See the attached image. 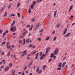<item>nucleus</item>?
Listing matches in <instances>:
<instances>
[{
    "mask_svg": "<svg viewBox=\"0 0 75 75\" xmlns=\"http://www.w3.org/2000/svg\"><path fill=\"white\" fill-rule=\"evenodd\" d=\"M56 39H57V37H54L53 39L54 41H55Z\"/></svg>",
    "mask_w": 75,
    "mask_h": 75,
    "instance_id": "32",
    "label": "nucleus"
},
{
    "mask_svg": "<svg viewBox=\"0 0 75 75\" xmlns=\"http://www.w3.org/2000/svg\"><path fill=\"white\" fill-rule=\"evenodd\" d=\"M5 71H8L9 70V67L7 66L4 69Z\"/></svg>",
    "mask_w": 75,
    "mask_h": 75,
    "instance_id": "6",
    "label": "nucleus"
},
{
    "mask_svg": "<svg viewBox=\"0 0 75 75\" xmlns=\"http://www.w3.org/2000/svg\"><path fill=\"white\" fill-rule=\"evenodd\" d=\"M62 63H60L59 64L58 67H60V68H61L62 67Z\"/></svg>",
    "mask_w": 75,
    "mask_h": 75,
    "instance_id": "14",
    "label": "nucleus"
},
{
    "mask_svg": "<svg viewBox=\"0 0 75 75\" xmlns=\"http://www.w3.org/2000/svg\"><path fill=\"white\" fill-rule=\"evenodd\" d=\"M16 34H17V33H13V35H16Z\"/></svg>",
    "mask_w": 75,
    "mask_h": 75,
    "instance_id": "54",
    "label": "nucleus"
},
{
    "mask_svg": "<svg viewBox=\"0 0 75 75\" xmlns=\"http://www.w3.org/2000/svg\"><path fill=\"white\" fill-rule=\"evenodd\" d=\"M23 45H24V44H25V39H23Z\"/></svg>",
    "mask_w": 75,
    "mask_h": 75,
    "instance_id": "21",
    "label": "nucleus"
},
{
    "mask_svg": "<svg viewBox=\"0 0 75 75\" xmlns=\"http://www.w3.org/2000/svg\"><path fill=\"white\" fill-rule=\"evenodd\" d=\"M42 55V52H41L40 53V56H41V55Z\"/></svg>",
    "mask_w": 75,
    "mask_h": 75,
    "instance_id": "56",
    "label": "nucleus"
},
{
    "mask_svg": "<svg viewBox=\"0 0 75 75\" xmlns=\"http://www.w3.org/2000/svg\"><path fill=\"white\" fill-rule=\"evenodd\" d=\"M32 21L33 22H34L35 21V19L33 18L32 20Z\"/></svg>",
    "mask_w": 75,
    "mask_h": 75,
    "instance_id": "47",
    "label": "nucleus"
},
{
    "mask_svg": "<svg viewBox=\"0 0 75 75\" xmlns=\"http://www.w3.org/2000/svg\"><path fill=\"white\" fill-rule=\"evenodd\" d=\"M31 62L28 65V68H29L30 67V66H31V64H33V61H31Z\"/></svg>",
    "mask_w": 75,
    "mask_h": 75,
    "instance_id": "9",
    "label": "nucleus"
},
{
    "mask_svg": "<svg viewBox=\"0 0 75 75\" xmlns=\"http://www.w3.org/2000/svg\"><path fill=\"white\" fill-rule=\"evenodd\" d=\"M42 72V70H41L38 72V74H39L40 73H41V72Z\"/></svg>",
    "mask_w": 75,
    "mask_h": 75,
    "instance_id": "46",
    "label": "nucleus"
},
{
    "mask_svg": "<svg viewBox=\"0 0 75 75\" xmlns=\"http://www.w3.org/2000/svg\"><path fill=\"white\" fill-rule=\"evenodd\" d=\"M58 51H59L58 48H57L56 50H55L54 51V54H55V55H57V52H58Z\"/></svg>",
    "mask_w": 75,
    "mask_h": 75,
    "instance_id": "5",
    "label": "nucleus"
},
{
    "mask_svg": "<svg viewBox=\"0 0 75 75\" xmlns=\"http://www.w3.org/2000/svg\"><path fill=\"white\" fill-rule=\"evenodd\" d=\"M57 11L56 10L54 13V18L55 17V16H56V14H57Z\"/></svg>",
    "mask_w": 75,
    "mask_h": 75,
    "instance_id": "13",
    "label": "nucleus"
},
{
    "mask_svg": "<svg viewBox=\"0 0 75 75\" xmlns=\"http://www.w3.org/2000/svg\"><path fill=\"white\" fill-rule=\"evenodd\" d=\"M38 41H41V39L40 38H38Z\"/></svg>",
    "mask_w": 75,
    "mask_h": 75,
    "instance_id": "37",
    "label": "nucleus"
},
{
    "mask_svg": "<svg viewBox=\"0 0 75 75\" xmlns=\"http://www.w3.org/2000/svg\"><path fill=\"white\" fill-rule=\"evenodd\" d=\"M18 16V17L19 18L20 17V13H17Z\"/></svg>",
    "mask_w": 75,
    "mask_h": 75,
    "instance_id": "35",
    "label": "nucleus"
},
{
    "mask_svg": "<svg viewBox=\"0 0 75 75\" xmlns=\"http://www.w3.org/2000/svg\"><path fill=\"white\" fill-rule=\"evenodd\" d=\"M65 64H66V62H64V63H63V65H64V66H65Z\"/></svg>",
    "mask_w": 75,
    "mask_h": 75,
    "instance_id": "45",
    "label": "nucleus"
},
{
    "mask_svg": "<svg viewBox=\"0 0 75 75\" xmlns=\"http://www.w3.org/2000/svg\"><path fill=\"white\" fill-rule=\"evenodd\" d=\"M27 58L28 59H30V57H27Z\"/></svg>",
    "mask_w": 75,
    "mask_h": 75,
    "instance_id": "60",
    "label": "nucleus"
},
{
    "mask_svg": "<svg viewBox=\"0 0 75 75\" xmlns=\"http://www.w3.org/2000/svg\"><path fill=\"white\" fill-rule=\"evenodd\" d=\"M7 12H6L5 13L4 15V18H5L6 16H7Z\"/></svg>",
    "mask_w": 75,
    "mask_h": 75,
    "instance_id": "11",
    "label": "nucleus"
},
{
    "mask_svg": "<svg viewBox=\"0 0 75 75\" xmlns=\"http://www.w3.org/2000/svg\"><path fill=\"white\" fill-rule=\"evenodd\" d=\"M11 6V4H10L8 6V8L9 9V8H10Z\"/></svg>",
    "mask_w": 75,
    "mask_h": 75,
    "instance_id": "34",
    "label": "nucleus"
},
{
    "mask_svg": "<svg viewBox=\"0 0 75 75\" xmlns=\"http://www.w3.org/2000/svg\"><path fill=\"white\" fill-rule=\"evenodd\" d=\"M3 33V30H0V34L1 33Z\"/></svg>",
    "mask_w": 75,
    "mask_h": 75,
    "instance_id": "49",
    "label": "nucleus"
},
{
    "mask_svg": "<svg viewBox=\"0 0 75 75\" xmlns=\"http://www.w3.org/2000/svg\"><path fill=\"white\" fill-rule=\"evenodd\" d=\"M25 68H24V69H23L24 71H25L26 69H27V66H24Z\"/></svg>",
    "mask_w": 75,
    "mask_h": 75,
    "instance_id": "28",
    "label": "nucleus"
},
{
    "mask_svg": "<svg viewBox=\"0 0 75 75\" xmlns=\"http://www.w3.org/2000/svg\"><path fill=\"white\" fill-rule=\"evenodd\" d=\"M47 67V66L45 65H44L43 66L42 68V69L43 70H45V68Z\"/></svg>",
    "mask_w": 75,
    "mask_h": 75,
    "instance_id": "19",
    "label": "nucleus"
},
{
    "mask_svg": "<svg viewBox=\"0 0 75 75\" xmlns=\"http://www.w3.org/2000/svg\"><path fill=\"white\" fill-rule=\"evenodd\" d=\"M43 29H42V30H40V33H42V31H43Z\"/></svg>",
    "mask_w": 75,
    "mask_h": 75,
    "instance_id": "58",
    "label": "nucleus"
},
{
    "mask_svg": "<svg viewBox=\"0 0 75 75\" xmlns=\"http://www.w3.org/2000/svg\"><path fill=\"white\" fill-rule=\"evenodd\" d=\"M46 57V54H43L42 56L40 57V59L41 60L43 59L44 58V57Z\"/></svg>",
    "mask_w": 75,
    "mask_h": 75,
    "instance_id": "1",
    "label": "nucleus"
},
{
    "mask_svg": "<svg viewBox=\"0 0 75 75\" xmlns=\"http://www.w3.org/2000/svg\"><path fill=\"white\" fill-rule=\"evenodd\" d=\"M15 24H16V22H15V21H13L11 24V27H13Z\"/></svg>",
    "mask_w": 75,
    "mask_h": 75,
    "instance_id": "10",
    "label": "nucleus"
},
{
    "mask_svg": "<svg viewBox=\"0 0 75 75\" xmlns=\"http://www.w3.org/2000/svg\"><path fill=\"white\" fill-rule=\"evenodd\" d=\"M40 23H38L35 26L36 28H38L40 26Z\"/></svg>",
    "mask_w": 75,
    "mask_h": 75,
    "instance_id": "16",
    "label": "nucleus"
},
{
    "mask_svg": "<svg viewBox=\"0 0 75 75\" xmlns=\"http://www.w3.org/2000/svg\"><path fill=\"white\" fill-rule=\"evenodd\" d=\"M10 30L11 31H13V28L11 27V28Z\"/></svg>",
    "mask_w": 75,
    "mask_h": 75,
    "instance_id": "44",
    "label": "nucleus"
},
{
    "mask_svg": "<svg viewBox=\"0 0 75 75\" xmlns=\"http://www.w3.org/2000/svg\"><path fill=\"white\" fill-rule=\"evenodd\" d=\"M26 27H30V25H28L26 26Z\"/></svg>",
    "mask_w": 75,
    "mask_h": 75,
    "instance_id": "62",
    "label": "nucleus"
},
{
    "mask_svg": "<svg viewBox=\"0 0 75 75\" xmlns=\"http://www.w3.org/2000/svg\"><path fill=\"white\" fill-rule=\"evenodd\" d=\"M4 52H2V53H1V55H4Z\"/></svg>",
    "mask_w": 75,
    "mask_h": 75,
    "instance_id": "51",
    "label": "nucleus"
},
{
    "mask_svg": "<svg viewBox=\"0 0 75 75\" xmlns=\"http://www.w3.org/2000/svg\"><path fill=\"white\" fill-rule=\"evenodd\" d=\"M61 68H57V70H61Z\"/></svg>",
    "mask_w": 75,
    "mask_h": 75,
    "instance_id": "39",
    "label": "nucleus"
},
{
    "mask_svg": "<svg viewBox=\"0 0 75 75\" xmlns=\"http://www.w3.org/2000/svg\"><path fill=\"white\" fill-rule=\"evenodd\" d=\"M50 47H48L46 49V51L47 52H48V51H49V50H50Z\"/></svg>",
    "mask_w": 75,
    "mask_h": 75,
    "instance_id": "17",
    "label": "nucleus"
},
{
    "mask_svg": "<svg viewBox=\"0 0 75 75\" xmlns=\"http://www.w3.org/2000/svg\"><path fill=\"white\" fill-rule=\"evenodd\" d=\"M10 52H9L7 56L8 57H10Z\"/></svg>",
    "mask_w": 75,
    "mask_h": 75,
    "instance_id": "29",
    "label": "nucleus"
},
{
    "mask_svg": "<svg viewBox=\"0 0 75 75\" xmlns=\"http://www.w3.org/2000/svg\"><path fill=\"white\" fill-rule=\"evenodd\" d=\"M4 44H6V42H4L1 44V45H3Z\"/></svg>",
    "mask_w": 75,
    "mask_h": 75,
    "instance_id": "27",
    "label": "nucleus"
},
{
    "mask_svg": "<svg viewBox=\"0 0 75 75\" xmlns=\"http://www.w3.org/2000/svg\"><path fill=\"white\" fill-rule=\"evenodd\" d=\"M7 47L9 49V48H10L11 50V51H12V50H11V47H10V46H9V43L8 42L7 44Z\"/></svg>",
    "mask_w": 75,
    "mask_h": 75,
    "instance_id": "3",
    "label": "nucleus"
},
{
    "mask_svg": "<svg viewBox=\"0 0 75 75\" xmlns=\"http://www.w3.org/2000/svg\"><path fill=\"white\" fill-rule=\"evenodd\" d=\"M60 26V24L58 23L57 25V26H56L57 28H59Z\"/></svg>",
    "mask_w": 75,
    "mask_h": 75,
    "instance_id": "20",
    "label": "nucleus"
},
{
    "mask_svg": "<svg viewBox=\"0 0 75 75\" xmlns=\"http://www.w3.org/2000/svg\"><path fill=\"white\" fill-rule=\"evenodd\" d=\"M71 34V33H67L66 35L64 36V37H69Z\"/></svg>",
    "mask_w": 75,
    "mask_h": 75,
    "instance_id": "4",
    "label": "nucleus"
},
{
    "mask_svg": "<svg viewBox=\"0 0 75 75\" xmlns=\"http://www.w3.org/2000/svg\"><path fill=\"white\" fill-rule=\"evenodd\" d=\"M66 57H65L64 58H63V60H65V59H66Z\"/></svg>",
    "mask_w": 75,
    "mask_h": 75,
    "instance_id": "53",
    "label": "nucleus"
},
{
    "mask_svg": "<svg viewBox=\"0 0 75 75\" xmlns=\"http://www.w3.org/2000/svg\"><path fill=\"white\" fill-rule=\"evenodd\" d=\"M33 4L34 5H35V4H36V2H35V1H34V2H33Z\"/></svg>",
    "mask_w": 75,
    "mask_h": 75,
    "instance_id": "43",
    "label": "nucleus"
},
{
    "mask_svg": "<svg viewBox=\"0 0 75 75\" xmlns=\"http://www.w3.org/2000/svg\"><path fill=\"white\" fill-rule=\"evenodd\" d=\"M36 68V66H34L33 67V69H35Z\"/></svg>",
    "mask_w": 75,
    "mask_h": 75,
    "instance_id": "48",
    "label": "nucleus"
},
{
    "mask_svg": "<svg viewBox=\"0 0 75 75\" xmlns=\"http://www.w3.org/2000/svg\"><path fill=\"white\" fill-rule=\"evenodd\" d=\"M6 33H3V37H4V36H5L6 35Z\"/></svg>",
    "mask_w": 75,
    "mask_h": 75,
    "instance_id": "42",
    "label": "nucleus"
},
{
    "mask_svg": "<svg viewBox=\"0 0 75 75\" xmlns=\"http://www.w3.org/2000/svg\"><path fill=\"white\" fill-rule=\"evenodd\" d=\"M27 33L26 32H24L23 33V35L24 37V36H25V34H27Z\"/></svg>",
    "mask_w": 75,
    "mask_h": 75,
    "instance_id": "22",
    "label": "nucleus"
},
{
    "mask_svg": "<svg viewBox=\"0 0 75 75\" xmlns=\"http://www.w3.org/2000/svg\"><path fill=\"white\" fill-rule=\"evenodd\" d=\"M12 74H14V73L16 72V71L13 70V71H12Z\"/></svg>",
    "mask_w": 75,
    "mask_h": 75,
    "instance_id": "33",
    "label": "nucleus"
},
{
    "mask_svg": "<svg viewBox=\"0 0 75 75\" xmlns=\"http://www.w3.org/2000/svg\"><path fill=\"white\" fill-rule=\"evenodd\" d=\"M27 50H25V51H24L23 52V54H22L21 57H23L25 55H26V54H27Z\"/></svg>",
    "mask_w": 75,
    "mask_h": 75,
    "instance_id": "2",
    "label": "nucleus"
},
{
    "mask_svg": "<svg viewBox=\"0 0 75 75\" xmlns=\"http://www.w3.org/2000/svg\"><path fill=\"white\" fill-rule=\"evenodd\" d=\"M8 33V30H6V33H6V34H7V33Z\"/></svg>",
    "mask_w": 75,
    "mask_h": 75,
    "instance_id": "52",
    "label": "nucleus"
},
{
    "mask_svg": "<svg viewBox=\"0 0 75 75\" xmlns=\"http://www.w3.org/2000/svg\"><path fill=\"white\" fill-rule=\"evenodd\" d=\"M15 16V14H12L11 15L10 17H14Z\"/></svg>",
    "mask_w": 75,
    "mask_h": 75,
    "instance_id": "30",
    "label": "nucleus"
},
{
    "mask_svg": "<svg viewBox=\"0 0 75 75\" xmlns=\"http://www.w3.org/2000/svg\"><path fill=\"white\" fill-rule=\"evenodd\" d=\"M35 59H38V56H36V57H35Z\"/></svg>",
    "mask_w": 75,
    "mask_h": 75,
    "instance_id": "59",
    "label": "nucleus"
},
{
    "mask_svg": "<svg viewBox=\"0 0 75 75\" xmlns=\"http://www.w3.org/2000/svg\"><path fill=\"white\" fill-rule=\"evenodd\" d=\"M16 28H17L16 27V26H13V32L14 31H16Z\"/></svg>",
    "mask_w": 75,
    "mask_h": 75,
    "instance_id": "7",
    "label": "nucleus"
},
{
    "mask_svg": "<svg viewBox=\"0 0 75 75\" xmlns=\"http://www.w3.org/2000/svg\"><path fill=\"white\" fill-rule=\"evenodd\" d=\"M33 45H29V48H31V47H32V46H33Z\"/></svg>",
    "mask_w": 75,
    "mask_h": 75,
    "instance_id": "40",
    "label": "nucleus"
},
{
    "mask_svg": "<svg viewBox=\"0 0 75 75\" xmlns=\"http://www.w3.org/2000/svg\"><path fill=\"white\" fill-rule=\"evenodd\" d=\"M73 7V5L71 6L70 8L69 9V11H70L71 10V9H72V8Z\"/></svg>",
    "mask_w": 75,
    "mask_h": 75,
    "instance_id": "24",
    "label": "nucleus"
},
{
    "mask_svg": "<svg viewBox=\"0 0 75 75\" xmlns=\"http://www.w3.org/2000/svg\"><path fill=\"white\" fill-rule=\"evenodd\" d=\"M33 28V25H31V27L29 28V30H30V31H31V30H32Z\"/></svg>",
    "mask_w": 75,
    "mask_h": 75,
    "instance_id": "15",
    "label": "nucleus"
},
{
    "mask_svg": "<svg viewBox=\"0 0 75 75\" xmlns=\"http://www.w3.org/2000/svg\"><path fill=\"white\" fill-rule=\"evenodd\" d=\"M67 31V28H66L65 29L64 32L63 33V35H65Z\"/></svg>",
    "mask_w": 75,
    "mask_h": 75,
    "instance_id": "12",
    "label": "nucleus"
},
{
    "mask_svg": "<svg viewBox=\"0 0 75 75\" xmlns=\"http://www.w3.org/2000/svg\"><path fill=\"white\" fill-rule=\"evenodd\" d=\"M14 57V56H13V54H11V57L12 58H13V57Z\"/></svg>",
    "mask_w": 75,
    "mask_h": 75,
    "instance_id": "61",
    "label": "nucleus"
},
{
    "mask_svg": "<svg viewBox=\"0 0 75 75\" xmlns=\"http://www.w3.org/2000/svg\"><path fill=\"white\" fill-rule=\"evenodd\" d=\"M31 10L30 9V8H29V10L28 11V12L29 14H30L31 13Z\"/></svg>",
    "mask_w": 75,
    "mask_h": 75,
    "instance_id": "26",
    "label": "nucleus"
},
{
    "mask_svg": "<svg viewBox=\"0 0 75 75\" xmlns=\"http://www.w3.org/2000/svg\"><path fill=\"white\" fill-rule=\"evenodd\" d=\"M22 75H25V74H24V72H23L22 73Z\"/></svg>",
    "mask_w": 75,
    "mask_h": 75,
    "instance_id": "64",
    "label": "nucleus"
},
{
    "mask_svg": "<svg viewBox=\"0 0 75 75\" xmlns=\"http://www.w3.org/2000/svg\"><path fill=\"white\" fill-rule=\"evenodd\" d=\"M32 46H33V49H34L35 47V45H32Z\"/></svg>",
    "mask_w": 75,
    "mask_h": 75,
    "instance_id": "50",
    "label": "nucleus"
},
{
    "mask_svg": "<svg viewBox=\"0 0 75 75\" xmlns=\"http://www.w3.org/2000/svg\"><path fill=\"white\" fill-rule=\"evenodd\" d=\"M18 4L17 5H18L19 6H20V3L19 2H18Z\"/></svg>",
    "mask_w": 75,
    "mask_h": 75,
    "instance_id": "55",
    "label": "nucleus"
},
{
    "mask_svg": "<svg viewBox=\"0 0 75 75\" xmlns=\"http://www.w3.org/2000/svg\"><path fill=\"white\" fill-rule=\"evenodd\" d=\"M53 58H54V60H55V58H56V56H54H54H53Z\"/></svg>",
    "mask_w": 75,
    "mask_h": 75,
    "instance_id": "57",
    "label": "nucleus"
},
{
    "mask_svg": "<svg viewBox=\"0 0 75 75\" xmlns=\"http://www.w3.org/2000/svg\"><path fill=\"white\" fill-rule=\"evenodd\" d=\"M51 61H52V58H50L49 59V62H51Z\"/></svg>",
    "mask_w": 75,
    "mask_h": 75,
    "instance_id": "36",
    "label": "nucleus"
},
{
    "mask_svg": "<svg viewBox=\"0 0 75 75\" xmlns=\"http://www.w3.org/2000/svg\"><path fill=\"white\" fill-rule=\"evenodd\" d=\"M33 7H34V5L32 4L31 6V8H32V9H33V8H34Z\"/></svg>",
    "mask_w": 75,
    "mask_h": 75,
    "instance_id": "25",
    "label": "nucleus"
},
{
    "mask_svg": "<svg viewBox=\"0 0 75 75\" xmlns=\"http://www.w3.org/2000/svg\"><path fill=\"white\" fill-rule=\"evenodd\" d=\"M9 66H10V67H12V63H11V64H9Z\"/></svg>",
    "mask_w": 75,
    "mask_h": 75,
    "instance_id": "38",
    "label": "nucleus"
},
{
    "mask_svg": "<svg viewBox=\"0 0 75 75\" xmlns=\"http://www.w3.org/2000/svg\"><path fill=\"white\" fill-rule=\"evenodd\" d=\"M39 71H40V67H39V66H38L36 69V71L37 72H38Z\"/></svg>",
    "mask_w": 75,
    "mask_h": 75,
    "instance_id": "8",
    "label": "nucleus"
},
{
    "mask_svg": "<svg viewBox=\"0 0 75 75\" xmlns=\"http://www.w3.org/2000/svg\"><path fill=\"white\" fill-rule=\"evenodd\" d=\"M54 56V54H53V53H52L50 57L51 58H52V57H53Z\"/></svg>",
    "mask_w": 75,
    "mask_h": 75,
    "instance_id": "23",
    "label": "nucleus"
},
{
    "mask_svg": "<svg viewBox=\"0 0 75 75\" xmlns=\"http://www.w3.org/2000/svg\"><path fill=\"white\" fill-rule=\"evenodd\" d=\"M37 52V51L36 50L34 52H32L31 53V54H32V55H33L34 54H35V53Z\"/></svg>",
    "mask_w": 75,
    "mask_h": 75,
    "instance_id": "18",
    "label": "nucleus"
},
{
    "mask_svg": "<svg viewBox=\"0 0 75 75\" xmlns=\"http://www.w3.org/2000/svg\"><path fill=\"white\" fill-rule=\"evenodd\" d=\"M64 67H65V66H64V65H62V68H64Z\"/></svg>",
    "mask_w": 75,
    "mask_h": 75,
    "instance_id": "63",
    "label": "nucleus"
},
{
    "mask_svg": "<svg viewBox=\"0 0 75 75\" xmlns=\"http://www.w3.org/2000/svg\"><path fill=\"white\" fill-rule=\"evenodd\" d=\"M29 41H30V40H29V39H28V40H26V42L27 43H28V42H29Z\"/></svg>",
    "mask_w": 75,
    "mask_h": 75,
    "instance_id": "31",
    "label": "nucleus"
},
{
    "mask_svg": "<svg viewBox=\"0 0 75 75\" xmlns=\"http://www.w3.org/2000/svg\"><path fill=\"white\" fill-rule=\"evenodd\" d=\"M50 39V38L49 37H48L46 39V40H48Z\"/></svg>",
    "mask_w": 75,
    "mask_h": 75,
    "instance_id": "41",
    "label": "nucleus"
}]
</instances>
